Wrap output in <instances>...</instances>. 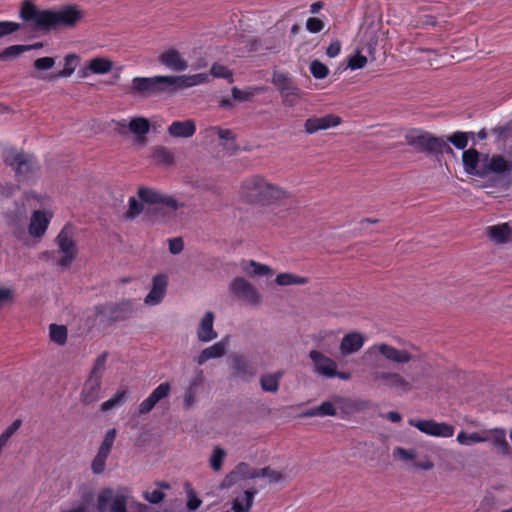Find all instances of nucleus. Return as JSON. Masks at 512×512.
<instances>
[{
	"mask_svg": "<svg viewBox=\"0 0 512 512\" xmlns=\"http://www.w3.org/2000/svg\"><path fill=\"white\" fill-rule=\"evenodd\" d=\"M129 130L138 136L146 135L150 130V123L144 117L133 118L128 124Z\"/></svg>",
	"mask_w": 512,
	"mask_h": 512,
	"instance_id": "nucleus-40",
	"label": "nucleus"
},
{
	"mask_svg": "<svg viewBox=\"0 0 512 512\" xmlns=\"http://www.w3.org/2000/svg\"><path fill=\"white\" fill-rule=\"evenodd\" d=\"M20 29V24L12 21H0V37L9 35Z\"/></svg>",
	"mask_w": 512,
	"mask_h": 512,
	"instance_id": "nucleus-58",
	"label": "nucleus"
},
{
	"mask_svg": "<svg viewBox=\"0 0 512 512\" xmlns=\"http://www.w3.org/2000/svg\"><path fill=\"white\" fill-rule=\"evenodd\" d=\"M364 356L371 360L370 378L377 387L408 393L413 389L412 381L396 371L381 370L380 357L395 365H405L415 360V355L406 348L399 349L387 342H380L369 347Z\"/></svg>",
	"mask_w": 512,
	"mask_h": 512,
	"instance_id": "nucleus-1",
	"label": "nucleus"
},
{
	"mask_svg": "<svg viewBox=\"0 0 512 512\" xmlns=\"http://www.w3.org/2000/svg\"><path fill=\"white\" fill-rule=\"evenodd\" d=\"M153 159L158 165L171 166L175 162L174 154L164 146H158L153 152Z\"/></svg>",
	"mask_w": 512,
	"mask_h": 512,
	"instance_id": "nucleus-35",
	"label": "nucleus"
},
{
	"mask_svg": "<svg viewBox=\"0 0 512 512\" xmlns=\"http://www.w3.org/2000/svg\"><path fill=\"white\" fill-rule=\"evenodd\" d=\"M484 438L486 442H491L502 455L510 454V445L506 439V431L503 428L484 430Z\"/></svg>",
	"mask_w": 512,
	"mask_h": 512,
	"instance_id": "nucleus-27",
	"label": "nucleus"
},
{
	"mask_svg": "<svg viewBox=\"0 0 512 512\" xmlns=\"http://www.w3.org/2000/svg\"><path fill=\"white\" fill-rule=\"evenodd\" d=\"M196 129V123L193 119L177 120L168 126L167 132L172 138H190L195 134Z\"/></svg>",
	"mask_w": 512,
	"mask_h": 512,
	"instance_id": "nucleus-28",
	"label": "nucleus"
},
{
	"mask_svg": "<svg viewBox=\"0 0 512 512\" xmlns=\"http://www.w3.org/2000/svg\"><path fill=\"white\" fill-rule=\"evenodd\" d=\"M134 313V303L122 300L118 303H105L95 307L96 320L100 325L107 326L117 321H124Z\"/></svg>",
	"mask_w": 512,
	"mask_h": 512,
	"instance_id": "nucleus-7",
	"label": "nucleus"
},
{
	"mask_svg": "<svg viewBox=\"0 0 512 512\" xmlns=\"http://www.w3.org/2000/svg\"><path fill=\"white\" fill-rule=\"evenodd\" d=\"M342 122L341 117L335 114H327L322 117H310L304 123V130L307 134H314L321 130L336 127Z\"/></svg>",
	"mask_w": 512,
	"mask_h": 512,
	"instance_id": "nucleus-17",
	"label": "nucleus"
},
{
	"mask_svg": "<svg viewBox=\"0 0 512 512\" xmlns=\"http://www.w3.org/2000/svg\"><path fill=\"white\" fill-rule=\"evenodd\" d=\"M170 391V383H161L157 388H155L152 391L148 398H146L140 403L138 410L139 414L143 415L149 413L159 401L166 398L170 394Z\"/></svg>",
	"mask_w": 512,
	"mask_h": 512,
	"instance_id": "nucleus-20",
	"label": "nucleus"
},
{
	"mask_svg": "<svg viewBox=\"0 0 512 512\" xmlns=\"http://www.w3.org/2000/svg\"><path fill=\"white\" fill-rule=\"evenodd\" d=\"M242 271L249 277L271 275L272 270L269 266L260 264L253 260L243 261L241 263Z\"/></svg>",
	"mask_w": 512,
	"mask_h": 512,
	"instance_id": "nucleus-33",
	"label": "nucleus"
},
{
	"mask_svg": "<svg viewBox=\"0 0 512 512\" xmlns=\"http://www.w3.org/2000/svg\"><path fill=\"white\" fill-rule=\"evenodd\" d=\"M407 141L422 151L431 154H454L453 149L442 137H436L425 131H414L407 136Z\"/></svg>",
	"mask_w": 512,
	"mask_h": 512,
	"instance_id": "nucleus-8",
	"label": "nucleus"
},
{
	"mask_svg": "<svg viewBox=\"0 0 512 512\" xmlns=\"http://www.w3.org/2000/svg\"><path fill=\"white\" fill-rule=\"evenodd\" d=\"M282 376L283 372L281 371L261 375L259 379L261 389L264 392L276 393L279 390V383Z\"/></svg>",
	"mask_w": 512,
	"mask_h": 512,
	"instance_id": "nucleus-32",
	"label": "nucleus"
},
{
	"mask_svg": "<svg viewBox=\"0 0 512 512\" xmlns=\"http://www.w3.org/2000/svg\"><path fill=\"white\" fill-rule=\"evenodd\" d=\"M280 94L282 96L283 103L287 106L292 107L300 98L301 90L295 84H293L287 87V90H282Z\"/></svg>",
	"mask_w": 512,
	"mask_h": 512,
	"instance_id": "nucleus-43",
	"label": "nucleus"
},
{
	"mask_svg": "<svg viewBox=\"0 0 512 512\" xmlns=\"http://www.w3.org/2000/svg\"><path fill=\"white\" fill-rule=\"evenodd\" d=\"M205 376L201 369H196L189 382L188 388H191L198 392V388L204 384Z\"/></svg>",
	"mask_w": 512,
	"mask_h": 512,
	"instance_id": "nucleus-55",
	"label": "nucleus"
},
{
	"mask_svg": "<svg viewBox=\"0 0 512 512\" xmlns=\"http://www.w3.org/2000/svg\"><path fill=\"white\" fill-rule=\"evenodd\" d=\"M214 313L208 311L201 319L198 329L197 338L200 342L207 343L215 340L218 337L217 332L214 330Z\"/></svg>",
	"mask_w": 512,
	"mask_h": 512,
	"instance_id": "nucleus-24",
	"label": "nucleus"
},
{
	"mask_svg": "<svg viewBox=\"0 0 512 512\" xmlns=\"http://www.w3.org/2000/svg\"><path fill=\"white\" fill-rule=\"evenodd\" d=\"M210 74L217 78H231L232 72L224 65L214 63L210 69Z\"/></svg>",
	"mask_w": 512,
	"mask_h": 512,
	"instance_id": "nucleus-53",
	"label": "nucleus"
},
{
	"mask_svg": "<svg viewBox=\"0 0 512 512\" xmlns=\"http://www.w3.org/2000/svg\"><path fill=\"white\" fill-rule=\"evenodd\" d=\"M167 287V278L163 274H159L153 277V286L151 291L144 299V303L149 306L159 304L165 293Z\"/></svg>",
	"mask_w": 512,
	"mask_h": 512,
	"instance_id": "nucleus-25",
	"label": "nucleus"
},
{
	"mask_svg": "<svg viewBox=\"0 0 512 512\" xmlns=\"http://www.w3.org/2000/svg\"><path fill=\"white\" fill-rule=\"evenodd\" d=\"M344 402L341 396L335 395L330 400L322 402L320 405L313 407L305 411L303 417H315V416H336L337 407Z\"/></svg>",
	"mask_w": 512,
	"mask_h": 512,
	"instance_id": "nucleus-21",
	"label": "nucleus"
},
{
	"mask_svg": "<svg viewBox=\"0 0 512 512\" xmlns=\"http://www.w3.org/2000/svg\"><path fill=\"white\" fill-rule=\"evenodd\" d=\"M265 478L268 479L269 483H279L286 479L285 475L277 470H274L270 467H266Z\"/></svg>",
	"mask_w": 512,
	"mask_h": 512,
	"instance_id": "nucleus-61",
	"label": "nucleus"
},
{
	"mask_svg": "<svg viewBox=\"0 0 512 512\" xmlns=\"http://www.w3.org/2000/svg\"><path fill=\"white\" fill-rule=\"evenodd\" d=\"M253 93L249 91H243L237 87L232 88V97L236 101H247L253 97Z\"/></svg>",
	"mask_w": 512,
	"mask_h": 512,
	"instance_id": "nucleus-64",
	"label": "nucleus"
},
{
	"mask_svg": "<svg viewBox=\"0 0 512 512\" xmlns=\"http://www.w3.org/2000/svg\"><path fill=\"white\" fill-rule=\"evenodd\" d=\"M252 470L253 468H251L247 463L241 462L232 472H230L226 479H231V481L252 479Z\"/></svg>",
	"mask_w": 512,
	"mask_h": 512,
	"instance_id": "nucleus-41",
	"label": "nucleus"
},
{
	"mask_svg": "<svg viewBox=\"0 0 512 512\" xmlns=\"http://www.w3.org/2000/svg\"><path fill=\"white\" fill-rule=\"evenodd\" d=\"M97 509L99 512H147L148 506L126 491L107 488L98 495Z\"/></svg>",
	"mask_w": 512,
	"mask_h": 512,
	"instance_id": "nucleus-4",
	"label": "nucleus"
},
{
	"mask_svg": "<svg viewBox=\"0 0 512 512\" xmlns=\"http://www.w3.org/2000/svg\"><path fill=\"white\" fill-rule=\"evenodd\" d=\"M197 394V391L187 387L183 395V408L185 410H189L194 406Z\"/></svg>",
	"mask_w": 512,
	"mask_h": 512,
	"instance_id": "nucleus-57",
	"label": "nucleus"
},
{
	"mask_svg": "<svg viewBox=\"0 0 512 512\" xmlns=\"http://www.w3.org/2000/svg\"><path fill=\"white\" fill-rule=\"evenodd\" d=\"M241 197L249 204L260 206H274L286 197V192L273 185L259 175L252 176L243 181Z\"/></svg>",
	"mask_w": 512,
	"mask_h": 512,
	"instance_id": "nucleus-3",
	"label": "nucleus"
},
{
	"mask_svg": "<svg viewBox=\"0 0 512 512\" xmlns=\"http://www.w3.org/2000/svg\"><path fill=\"white\" fill-rule=\"evenodd\" d=\"M447 143H452L457 149H465L468 144V136L466 132L456 131L446 140Z\"/></svg>",
	"mask_w": 512,
	"mask_h": 512,
	"instance_id": "nucleus-49",
	"label": "nucleus"
},
{
	"mask_svg": "<svg viewBox=\"0 0 512 512\" xmlns=\"http://www.w3.org/2000/svg\"><path fill=\"white\" fill-rule=\"evenodd\" d=\"M227 456L226 451L220 447L215 446L212 450L211 456L209 458V465L215 472H218L222 469L223 462Z\"/></svg>",
	"mask_w": 512,
	"mask_h": 512,
	"instance_id": "nucleus-42",
	"label": "nucleus"
},
{
	"mask_svg": "<svg viewBox=\"0 0 512 512\" xmlns=\"http://www.w3.org/2000/svg\"><path fill=\"white\" fill-rule=\"evenodd\" d=\"M84 15V11L76 4L65 5L59 10H41L31 0H24L20 9V18L38 31L73 28Z\"/></svg>",
	"mask_w": 512,
	"mask_h": 512,
	"instance_id": "nucleus-2",
	"label": "nucleus"
},
{
	"mask_svg": "<svg viewBox=\"0 0 512 512\" xmlns=\"http://www.w3.org/2000/svg\"><path fill=\"white\" fill-rule=\"evenodd\" d=\"M4 162L15 170L16 176L19 179L25 178L29 173L38 168V163L34 156L18 152L15 149L5 151Z\"/></svg>",
	"mask_w": 512,
	"mask_h": 512,
	"instance_id": "nucleus-10",
	"label": "nucleus"
},
{
	"mask_svg": "<svg viewBox=\"0 0 512 512\" xmlns=\"http://www.w3.org/2000/svg\"><path fill=\"white\" fill-rule=\"evenodd\" d=\"M367 64L366 56L357 53L349 58L348 67L352 70L361 69Z\"/></svg>",
	"mask_w": 512,
	"mask_h": 512,
	"instance_id": "nucleus-56",
	"label": "nucleus"
},
{
	"mask_svg": "<svg viewBox=\"0 0 512 512\" xmlns=\"http://www.w3.org/2000/svg\"><path fill=\"white\" fill-rule=\"evenodd\" d=\"M229 339L226 337L219 342L203 349L197 356L194 357V362L199 366L203 365L211 359L223 357L228 350Z\"/></svg>",
	"mask_w": 512,
	"mask_h": 512,
	"instance_id": "nucleus-19",
	"label": "nucleus"
},
{
	"mask_svg": "<svg viewBox=\"0 0 512 512\" xmlns=\"http://www.w3.org/2000/svg\"><path fill=\"white\" fill-rule=\"evenodd\" d=\"M213 129L217 132L218 137L221 140L232 141V144L226 147L227 150L231 151L233 154L239 150V147L235 144V136L230 129H223L220 127H213Z\"/></svg>",
	"mask_w": 512,
	"mask_h": 512,
	"instance_id": "nucleus-46",
	"label": "nucleus"
},
{
	"mask_svg": "<svg viewBox=\"0 0 512 512\" xmlns=\"http://www.w3.org/2000/svg\"><path fill=\"white\" fill-rule=\"evenodd\" d=\"M486 235L496 244H506L512 242V223H501L488 226Z\"/></svg>",
	"mask_w": 512,
	"mask_h": 512,
	"instance_id": "nucleus-22",
	"label": "nucleus"
},
{
	"mask_svg": "<svg viewBox=\"0 0 512 512\" xmlns=\"http://www.w3.org/2000/svg\"><path fill=\"white\" fill-rule=\"evenodd\" d=\"M126 394V390H118L109 400L101 404V410L106 412L121 405L125 400Z\"/></svg>",
	"mask_w": 512,
	"mask_h": 512,
	"instance_id": "nucleus-45",
	"label": "nucleus"
},
{
	"mask_svg": "<svg viewBox=\"0 0 512 512\" xmlns=\"http://www.w3.org/2000/svg\"><path fill=\"white\" fill-rule=\"evenodd\" d=\"M53 218V213L45 210H35L30 218L28 233L33 238H41L47 231Z\"/></svg>",
	"mask_w": 512,
	"mask_h": 512,
	"instance_id": "nucleus-15",
	"label": "nucleus"
},
{
	"mask_svg": "<svg viewBox=\"0 0 512 512\" xmlns=\"http://www.w3.org/2000/svg\"><path fill=\"white\" fill-rule=\"evenodd\" d=\"M108 456L109 454L103 453L101 451L97 452L91 464L93 473L101 474L105 470V464Z\"/></svg>",
	"mask_w": 512,
	"mask_h": 512,
	"instance_id": "nucleus-51",
	"label": "nucleus"
},
{
	"mask_svg": "<svg viewBox=\"0 0 512 512\" xmlns=\"http://www.w3.org/2000/svg\"><path fill=\"white\" fill-rule=\"evenodd\" d=\"M272 83L279 90V92L282 90H287V87L294 84L288 75L282 72L274 73Z\"/></svg>",
	"mask_w": 512,
	"mask_h": 512,
	"instance_id": "nucleus-50",
	"label": "nucleus"
},
{
	"mask_svg": "<svg viewBox=\"0 0 512 512\" xmlns=\"http://www.w3.org/2000/svg\"><path fill=\"white\" fill-rule=\"evenodd\" d=\"M324 26V22L316 17H310L306 21V29L311 33H319Z\"/></svg>",
	"mask_w": 512,
	"mask_h": 512,
	"instance_id": "nucleus-60",
	"label": "nucleus"
},
{
	"mask_svg": "<svg viewBox=\"0 0 512 512\" xmlns=\"http://www.w3.org/2000/svg\"><path fill=\"white\" fill-rule=\"evenodd\" d=\"M408 424L417 428L420 432L433 437L449 438L454 434V427L445 422H436L434 420H415L410 419Z\"/></svg>",
	"mask_w": 512,
	"mask_h": 512,
	"instance_id": "nucleus-12",
	"label": "nucleus"
},
{
	"mask_svg": "<svg viewBox=\"0 0 512 512\" xmlns=\"http://www.w3.org/2000/svg\"><path fill=\"white\" fill-rule=\"evenodd\" d=\"M159 62L170 70L181 72L188 68L187 61L176 49H168L159 56Z\"/></svg>",
	"mask_w": 512,
	"mask_h": 512,
	"instance_id": "nucleus-23",
	"label": "nucleus"
},
{
	"mask_svg": "<svg viewBox=\"0 0 512 512\" xmlns=\"http://www.w3.org/2000/svg\"><path fill=\"white\" fill-rule=\"evenodd\" d=\"M143 209L142 203L137 201L134 197L129 199V209L126 212V218L133 219L138 216Z\"/></svg>",
	"mask_w": 512,
	"mask_h": 512,
	"instance_id": "nucleus-54",
	"label": "nucleus"
},
{
	"mask_svg": "<svg viewBox=\"0 0 512 512\" xmlns=\"http://www.w3.org/2000/svg\"><path fill=\"white\" fill-rule=\"evenodd\" d=\"M310 72L316 79H324L329 74L328 67L319 60H314L310 63Z\"/></svg>",
	"mask_w": 512,
	"mask_h": 512,
	"instance_id": "nucleus-47",
	"label": "nucleus"
},
{
	"mask_svg": "<svg viewBox=\"0 0 512 512\" xmlns=\"http://www.w3.org/2000/svg\"><path fill=\"white\" fill-rule=\"evenodd\" d=\"M116 435H117V431H116L115 428L109 429L106 432V434L104 436V439L101 442V445H100L98 451H101V452L106 453V454H110V452L112 450V447H113V443H114L115 438H116Z\"/></svg>",
	"mask_w": 512,
	"mask_h": 512,
	"instance_id": "nucleus-48",
	"label": "nucleus"
},
{
	"mask_svg": "<svg viewBox=\"0 0 512 512\" xmlns=\"http://www.w3.org/2000/svg\"><path fill=\"white\" fill-rule=\"evenodd\" d=\"M55 64V60L52 57H41L35 60L34 67L38 70L51 69Z\"/></svg>",
	"mask_w": 512,
	"mask_h": 512,
	"instance_id": "nucleus-62",
	"label": "nucleus"
},
{
	"mask_svg": "<svg viewBox=\"0 0 512 512\" xmlns=\"http://www.w3.org/2000/svg\"><path fill=\"white\" fill-rule=\"evenodd\" d=\"M512 171V161H508L499 154L482 155V165L479 171V177H486L491 174L502 175Z\"/></svg>",
	"mask_w": 512,
	"mask_h": 512,
	"instance_id": "nucleus-13",
	"label": "nucleus"
},
{
	"mask_svg": "<svg viewBox=\"0 0 512 512\" xmlns=\"http://www.w3.org/2000/svg\"><path fill=\"white\" fill-rule=\"evenodd\" d=\"M27 50H29V47L24 45L9 46L0 54V58L5 60L10 57L18 56Z\"/></svg>",
	"mask_w": 512,
	"mask_h": 512,
	"instance_id": "nucleus-52",
	"label": "nucleus"
},
{
	"mask_svg": "<svg viewBox=\"0 0 512 512\" xmlns=\"http://www.w3.org/2000/svg\"><path fill=\"white\" fill-rule=\"evenodd\" d=\"M464 169L468 174L479 176L482 155L474 148L465 150L462 155Z\"/></svg>",
	"mask_w": 512,
	"mask_h": 512,
	"instance_id": "nucleus-29",
	"label": "nucleus"
},
{
	"mask_svg": "<svg viewBox=\"0 0 512 512\" xmlns=\"http://www.w3.org/2000/svg\"><path fill=\"white\" fill-rule=\"evenodd\" d=\"M175 91L173 76L134 77L128 92L133 95L151 97L163 92Z\"/></svg>",
	"mask_w": 512,
	"mask_h": 512,
	"instance_id": "nucleus-5",
	"label": "nucleus"
},
{
	"mask_svg": "<svg viewBox=\"0 0 512 512\" xmlns=\"http://www.w3.org/2000/svg\"><path fill=\"white\" fill-rule=\"evenodd\" d=\"M229 291L235 299L251 307H259L263 302L261 292L243 277L234 278L229 284Z\"/></svg>",
	"mask_w": 512,
	"mask_h": 512,
	"instance_id": "nucleus-9",
	"label": "nucleus"
},
{
	"mask_svg": "<svg viewBox=\"0 0 512 512\" xmlns=\"http://www.w3.org/2000/svg\"><path fill=\"white\" fill-rule=\"evenodd\" d=\"M309 358L313 364L314 373L325 378H334L335 368H338V364L334 359L318 350H311Z\"/></svg>",
	"mask_w": 512,
	"mask_h": 512,
	"instance_id": "nucleus-14",
	"label": "nucleus"
},
{
	"mask_svg": "<svg viewBox=\"0 0 512 512\" xmlns=\"http://www.w3.org/2000/svg\"><path fill=\"white\" fill-rule=\"evenodd\" d=\"M457 441L461 445L470 446L476 443L486 442V439L484 438V431L473 432L470 434L465 431H461L457 435Z\"/></svg>",
	"mask_w": 512,
	"mask_h": 512,
	"instance_id": "nucleus-39",
	"label": "nucleus"
},
{
	"mask_svg": "<svg viewBox=\"0 0 512 512\" xmlns=\"http://www.w3.org/2000/svg\"><path fill=\"white\" fill-rule=\"evenodd\" d=\"M365 343V337L360 332H351L346 334L340 342V353L343 356L358 352Z\"/></svg>",
	"mask_w": 512,
	"mask_h": 512,
	"instance_id": "nucleus-26",
	"label": "nucleus"
},
{
	"mask_svg": "<svg viewBox=\"0 0 512 512\" xmlns=\"http://www.w3.org/2000/svg\"><path fill=\"white\" fill-rule=\"evenodd\" d=\"M14 300V291L8 287H0V306L11 303Z\"/></svg>",
	"mask_w": 512,
	"mask_h": 512,
	"instance_id": "nucleus-63",
	"label": "nucleus"
},
{
	"mask_svg": "<svg viewBox=\"0 0 512 512\" xmlns=\"http://www.w3.org/2000/svg\"><path fill=\"white\" fill-rule=\"evenodd\" d=\"M65 65L62 70H60L58 73L50 75L48 79L55 80L57 78L62 77H69L73 74L75 71L76 62L78 60V56L76 54H68L65 56Z\"/></svg>",
	"mask_w": 512,
	"mask_h": 512,
	"instance_id": "nucleus-36",
	"label": "nucleus"
},
{
	"mask_svg": "<svg viewBox=\"0 0 512 512\" xmlns=\"http://www.w3.org/2000/svg\"><path fill=\"white\" fill-rule=\"evenodd\" d=\"M80 230L72 225L66 224L59 232L56 242L61 253L64 256H76L79 253L78 240Z\"/></svg>",
	"mask_w": 512,
	"mask_h": 512,
	"instance_id": "nucleus-11",
	"label": "nucleus"
},
{
	"mask_svg": "<svg viewBox=\"0 0 512 512\" xmlns=\"http://www.w3.org/2000/svg\"><path fill=\"white\" fill-rule=\"evenodd\" d=\"M50 338L58 345H64L67 340V328L63 325L51 324L49 327Z\"/></svg>",
	"mask_w": 512,
	"mask_h": 512,
	"instance_id": "nucleus-44",
	"label": "nucleus"
},
{
	"mask_svg": "<svg viewBox=\"0 0 512 512\" xmlns=\"http://www.w3.org/2000/svg\"><path fill=\"white\" fill-rule=\"evenodd\" d=\"M113 68V62L104 57H96L89 61L88 69L93 74H106Z\"/></svg>",
	"mask_w": 512,
	"mask_h": 512,
	"instance_id": "nucleus-34",
	"label": "nucleus"
},
{
	"mask_svg": "<svg viewBox=\"0 0 512 512\" xmlns=\"http://www.w3.org/2000/svg\"><path fill=\"white\" fill-rule=\"evenodd\" d=\"M232 369L237 377L244 381H249L255 376L253 367L242 357H235Z\"/></svg>",
	"mask_w": 512,
	"mask_h": 512,
	"instance_id": "nucleus-31",
	"label": "nucleus"
},
{
	"mask_svg": "<svg viewBox=\"0 0 512 512\" xmlns=\"http://www.w3.org/2000/svg\"><path fill=\"white\" fill-rule=\"evenodd\" d=\"M392 455L395 460L404 462L412 461L413 463L411 466L415 469L429 471L434 467L433 462L427 456L420 461H415L417 457V451L414 448L405 449L403 447H396L393 449Z\"/></svg>",
	"mask_w": 512,
	"mask_h": 512,
	"instance_id": "nucleus-16",
	"label": "nucleus"
},
{
	"mask_svg": "<svg viewBox=\"0 0 512 512\" xmlns=\"http://www.w3.org/2000/svg\"><path fill=\"white\" fill-rule=\"evenodd\" d=\"M142 496L151 504H158L165 498V494L160 490L145 491Z\"/></svg>",
	"mask_w": 512,
	"mask_h": 512,
	"instance_id": "nucleus-59",
	"label": "nucleus"
},
{
	"mask_svg": "<svg viewBox=\"0 0 512 512\" xmlns=\"http://www.w3.org/2000/svg\"><path fill=\"white\" fill-rule=\"evenodd\" d=\"M275 282L280 286L304 285L308 283V278L292 273H281L277 275Z\"/></svg>",
	"mask_w": 512,
	"mask_h": 512,
	"instance_id": "nucleus-38",
	"label": "nucleus"
},
{
	"mask_svg": "<svg viewBox=\"0 0 512 512\" xmlns=\"http://www.w3.org/2000/svg\"><path fill=\"white\" fill-rule=\"evenodd\" d=\"M140 200L148 204H163L172 209H177L179 204L175 198L168 195H163L154 189L141 187L138 190Z\"/></svg>",
	"mask_w": 512,
	"mask_h": 512,
	"instance_id": "nucleus-18",
	"label": "nucleus"
},
{
	"mask_svg": "<svg viewBox=\"0 0 512 512\" xmlns=\"http://www.w3.org/2000/svg\"><path fill=\"white\" fill-rule=\"evenodd\" d=\"M209 75L206 73H199L195 75H181L173 76L174 88H187L196 86L208 81Z\"/></svg>",
	"mask_w": 512,
	"mask_h": 512,
	"instance_id": "nucleus-30",
	"label": "nucleus"
},
{
	"mask_svg": "<svg viewBox=\"0 0 512 512\" xmlns=\"http://www.w3.org/2000/svg\"><path fill=\"white\" fill-rule=\"evenodd\" d=\"M107 356V352H104L96 358L80 393L81 403L90 405L99 399Z\"/></svg>",
	"mask_w": 512,
	"mask_h": 512,
	"instance_id": "nucleus-6",
	"label": "nucleus"
},
{
	"mask_svg": "<svg viewBox=\"0 0 512 512\" xmlns=\"http://www.w3.org/2000/svg\"><path fill=\"white\" fill-rule=\"evenodd\" d=\"M255 492L245 491L243 496L237 497L232 503L233 512H247L252 504Z\"/></svg>",
	"mask_w": 512,
	"mask_h": 512,
	"instance_id": "nucleus-37",
	"label": "nucleus"
}]
</instances>
